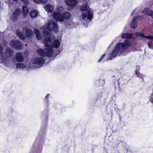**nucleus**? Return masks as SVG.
<instances>
[{"mask_svg": "<svg viewBox=\"0 0 153 153\" xmlns=\"http://www.w3.org/2000/svg\"><path fill=\"white\" fill-rule=\"evenodd\" d=\"M130 46L131 43L128 40H125L123 43H117L115 46V49L113 50L111 53L109 59L112 60L114 59L119 52H123Z\"/></svg>", "mask_w": 153, "mask_h": 153, "instance_id": "1", "label": "nucleus"}, {"mask_svg": "<svg viewBox=\"0 0 153 153\" xmlns=\"http://www.w3.org/2000/svg\"><path fill=\"white\" fill-rule=\"evenodd\" d=\"M47 28L50 31L53 30L55 33H57L59 31L57 23L52 21H49L47 25Z\"/></svg>", "mask_w": 153, "mask_h": 153, "instance_id": "2", "label": "nucleus"}, {"mask_svg": "<svg viewBox=\"0 0 153 153\" xmlns=\"http://www.w3.org/2000/svg\"><path fill=\"white\" fill-rule=\"evenodd\" d=\"M10 45L13 48L20 50L22 48V45L21 42L18 40H13L10 42Z\"/></svg>", "mask_w": 153, "mask_h": 153, "instance_id": "3", "label": "nucleus"}, {"mask_svg": "<svg viewBox=\"0 0 153 153\" xmlns=\"http://www.w3.org/2000/svg\"><path fill=\"white\" fill-rule=\"evenodd\" d=\"M21 13V10L19 8L16 9L14 12H13V14L12 15L13 19L14 21L17 20Z\"/></svg>", "mask_w": 153, "mask_h": 153, "instance_id": "4", "label": "nucleus"}, {"mask_svg": "<svg viewBox=\"0 0 153 153\" xmlns=\"http://www.w3.org/2000/svg\"><path fill=\"white\" fill-rule=\"evenodd\" d=\"M65 3L69 7L72 9L75 6L77 3V0H65Z\"/></svg>", "mask_w": 153, "mask_h": 153, "instance_id": "5", "label": "nucleus"}, {"mask_svg": "<svg viewBox=\"0 0 153 153\" xmlns=\"http://www.w3.org/2000/svg\"><path fill=\"white\" fill-rule=\"evenodd\" d=\"M125 80L123 79L119 78L117 80L118 88V92H120L122 91L123 89L121 88L120 85L122 86L126 84V83L125 82Z\"/></svg>", "mask_w": 153, "mask_h": 153, "instance_id": "6", "label": "nucleus"}, {"mask_svg": "<svg viewBox=\"0 0 153 153\" xmlns=\"http://www.w3.org/2000/svg\"><path fill=\"white\" fill-rule=\"evenodd\" d=\"M121 37L122 39H134L135 38V35L134 33H123L121 34Z\"/></svg>", "mask_w": 153, "mask_h": 153, "instance_id": "7", "label": "nucleus"}, {"mask_svg": "<svg viewBox=\"0 0 153 153\" xmlns=\"http://www.w3.org/2000/svg\"><path fill=\"white\" fill-rule=\"evenodd\" d=\"M61 17L60 20L62 22L64 20H67L69 19L71 17V14L70 13L68 12H64L61 14Z\"/></svg>", "mask_w": 153, "mask_h": 153, "instance_id": "8", "label": "nucleus"}, {"mask_svg": "<svg viewBox=\"0 0 153 153\" xmlns=\"http://www.w3.org/2000/svg\"><path fill=\"white\" fill-rule=\"evenodd\" d=\"M140 17V16H137L134 18L131 23L130 24V26L133 29L135 28L137 26V20Z\"/></svg>", "mask_w": 153, "mask_h": 153, "instance_id": "9", "label": "nucleus"}, {"mask_svg": "<svg viewBox=\"0 0 153 153\" xmlns=\"http://www.w3.org/2000/svg\"><path fill=\"white\" fill-rule=\"evenodd\" d=\"M34 64H36L38 65H41L44 63L45 60L43 58L41 57H38L36 58L34 60Z\"/></svg>", "mask_w": 153, "mask_h": 153, "instance_id": "10", "label": "nucleus"}, {"mask_svg": "<svg viewBox=\"0 0 153 153\" xmlns=\"http://www.w3.org/2000/svg\"><path fill=\"white\" fill-rule=\"evenodd\" d=\"M52 16L54 19L62 22L60 20L61 17V14L58 12H54L52 15Z\"/></svg>", "mask_w": 153, "mask_h": 153, "instance_id": "11", "label": "nucleus"}, {"mask_svg": "<svg viewBox=\"0 0 153 153\" xmlns=\"http://www.w3.org/2000/svg\"><path fill=\"white\" fill-rule=\"evenodd\" d=\"M5 54L7 57H10L13 55V51L10 48H7L5 50Z\"/></svg>", "mask_w": 153, "mask_h": 153, "instance_id": "12", "label": "nucleus"}, {"mask_svg": "<svg viewBox=\"0 0 153 153\" xmlns=\"http://www.w3.org/2000/svg\"><path fill=\"white\" fill-rule=\"evenodd\" d=\"M16 59L17 62H21L24 60V58L22 54L19 52L16 53Z\"/></svg>", "mask_w": 153, "mask_h": 153, "instance_id": "13", "label": "nucleus"}, {"mask_svg": "<svg viewBox=\"0 0 153 153\" xmlns=\"http://www.w3.org/2000/svg\"><path fill=\"white\" fill-rule=\"evenodd\" d=\"M16 33L17 36L21 39L23 40H25L26 37L23 33L22 32H20V30H18L16 31Z\"/></svg>", "mask_w": 153, "mask_h": 153, "instance_id": "14", "label": "nucleus"}, {"mask_svg": "<svg viewBox=\"0 0 153 153\" xmlns=\"http://www.w3.org/2000/svg\"><path fill=\"white\" fill-rule=\"evenodd\" d=\"M33 35V33L32 30L28 28L26 29L25 35L27 38H30Z\"/></svg>", "mask_w": 153, "mask_h": 153, "instance_id": "15", "label": "nucleus"}, {"mask_svg": "<svg viewBox=\"0 0 153 153\" xmlns=\"http://www.w3.org/2000/svg\"><path fill=\"white\" fill-rule=\"evenodd\" d=\"M37 52L40 56H48V53L46 52L45 50H44L40 48L37 51Z\"/></svg>", "mask_w": 153, "mask_h": 153, "instance_id": "16", "label": "nucleus"}, {"mask_svg": "<svg viewBox=\"0 0 153 153\" xmlns=\"http://www.w3.org/2000/svg\"><path fill=\"white\" fill-rule=\"evenodd\" d=\"M38 14V12L35 10H31L29 12L30 16L32 18L36 17Z\"/></svg>", "mask_w": 153, "mask_h": 153, "instance_id": "17", "label": "nucleus"}, {"mask_svg": "<svg viewBox=\"0 0 153 153\" xmlns=\"http://www.w3.org/2000/svg\"><path fill=\"white\" fill-rule=\"evenodd\" d=\"M22 10L23 15L24 17H25L27 16V14L29 12L28 8L26 6H23L22 7Z\"/></svg>", "mask_w": 153, "mask_h": 153, "instance_id": "18", "label": "nucleus"}, {"mask_svg": "<svg viewBox=\"0 0 153 153\" xmlns=\"http://www.w3.org/2000/svg\"><path fill=\"white\" fill-rule=\"evenodd\" d=\"M143 13H145L153 18V11L152 10H150L147 8H145Z\"/></svg>", "mask_w": 153, "mask_h": 153, "instance_id": "19", "label": "nucleus"}, {"mask_svg": "<svg viewBox=\"0 0 153 153\" xmlns=\"http://www.w3.org/2000/svg\"><path fill=\"white\" fill-rule=\"evenodd\" d=\"M45 10L48 12L51 13L53 9V7L50 4H47L44 7Z\"/></svg>", "mask_w": 153, "mask_h": 153, "instance_id": "20", "label": "nucleus"}, {"mask_svg": "<svg viewBox=\"0 0 153 153\" xmlns=\"http://www.w3.org/2000/svg\"><path fill=\"white\" fill-rule=\"evenodd\" d=\"M46 48L45 50L48 55L49 53H51L52 51V48L51 45L49 44H46L45 45Z\"/></svg>", "mask_w": 153, "mask_h": 153, "instance_id": "21", "label": "nucleus"}, {"mask_svg": "<svg viewBox=\"0 0 153 153\" xmlns=\"http://www.w3.org/2000/svg\"><path fill=\"white\" fill-rule=\"evenodd\" d=\"M60 43L58 39L54 40L52 44L53 47L56 49L58 48L59 46Z\"/></svg>", "mask_w": 153, "mask_h": 153, "instance_id": "22", "label": "nucleus"}, {"mask_svg": "<svg viewBox=\"0 0 153 153\" xmlns=\"http://www.w3.org/2000/svg\"><path fill=\"white\" fill-rule=\"evenodd\" d=\"M135 74L137 77L140 78L142 79V81L143 82H144L143 76H144L143 74L140 72L139 71H135Z\"/></svg>", "mask_w": 153, "mask_h": 153, "instance_id": "23", "label": "nucleus"}, {"mask_svg": "<svg viewBox=\"0 0 153 153\" xmlns=\"http://www.w3.org/2000/svg\"><path fill=\"white\" fill-rule=\"evenodd\" d=\"M25 67V65L23 63H17L16 65V68L17 69L24 68Z\"/></svg>", "mask_w": 153, "mask_h": 153, "instance_id": "24", "label": "nucleus"}, {"mask_svg": "<svg viewBox=\"0 0 153 153\" xmlns=\"http://www.w3.org/2000/svg\"><path fill=\"white\" fill-rule=\"evenodd\" d=\"M51 41V39L49 37H45L44 39L45 45H46V44H49L48 43L50 42Z\"/></svg>", "mask_w": 153, "mask_h": 153, "instance_id": "25", "label": "nucleus"}, {"mask_svg": "<svg viewBox=\"0 0 153 153\" xmlns=\"http://www.w3.org/2000/svg\"><path fill=\"white\" fill-rule=\"evenodd\" d=\"M135 38L136 37H140L144 38L145 35L143 33L140 32H137L135 36Z\"/></svg>", "mask_w": 153, "mask_h": 153, "instance_id": "26", "label": "nucleus"}, {"mask_svg": "<svg viewBox=\"0 0 153 153\" xmlns=\"http://www.w3.org/2000/svg\"><path fill=\"white\" fill-rule=\"evenodd\" d=\"M88 13V16H87V19L89 20H91L92 19V18L93 17V15L91 14V12L89 11H88L87 12Z\"/></svg>", "mask_w": 153, "mask_h": 153, "instance_id": "27", "label": "nucleus"}, {"mask_svg": "<svg viewBox=\"0 0 153 153\" xmlns=\"http://www.w3.org/2000/svg\"><path fill=\"white\" fill-rule=\"evenodd\" d=\"M34 2H36L37 0H33ZM42 4H46L48 0H38Z\"/></svg>", "mask_w": 153, "mask_h": 153, "instance_id": "28", "label": "nucleus"}, {"mask_svg": "<svg viewBox=\"0 0 153 153\" xmlns=\"http://www.w3.org/2000/svg\"><path fill=\"white\" fill-rule=\"evenodd\" d=\"M80 10L83 11H85L87 10V7L86 6L82 5L80 7Z\"/></svg>", "mask_w": 153, "mask_h": 153, "instance_id": "29", "label": "nucleus"}, {"mask_svg": "<svg viewBox=\"0 0 153 153\" xmlns=\"http://www.w3.org/2000/svg\"><path fill=\"white\" fill-rule=\"evenodd\" d=\"M50 95L49 94H47L45 97V102L46 104H48V97H49Z\"/></svg>", "mask_w": 153, "mask_h": 153, "instance_id": "30", "label": "nucleus"}, {"mask_svg": "<svg viewBox=\"0 0 153 153\" xmlns=\"http://www.w3.org/2000/svg\"><path fill=\"white\" fill-rule=\"evenodd\" d=\"M144 38L146 39H150L151 40H153V36L151 35H149L147 36H145Z\"/></svg>", "mask_w": 153, "mask_h": 153, "instance_id": "31", "label": "nucleus"}, {"mask_svg": "<svg viewBox=\"0 0 153 153\" xmlns=\"http://www.w3.org/2000/svg\"><path fill=\"white\" fill-rule=\"evenodd\" d=\"M34 34L36 36L40 33L39 30L37 29H34Z\"/></svg>", "mask_w": 153, "mask_h": 153, "instance_id": "32", "label": "nucleus"}, {"mask_svg": "<svg viewBox=\"0 0 153 153\" xmlns=\"http://www.w3.org/2000/svg\"><path fill=\"white\" fill-rule=\"evenodd\" d=\"M21 1L26 5H28L29 4V2L27 0H23Z\"/></svg>", "mask_w": 153, "mask_h": 153, "instance_id": "33", "label": "nucleus"}, {"mask_svg": "<svg viewBox=\"0 0 153 153\" xmlns=\"http://www.w3.org/2000/svg\"><path fill=\"white\" fill-rule=\"evenodd\" d=\"M106 55L105 54H103L102 56H101L99 59L98 60L97 62H100L103 58Z\"/></svg>", "mask_w": 153, "mask_h": 153, "instance_id": "34", "label": "nucleus"}, {"mask_svg": "<svg viewBox=\"0 0 153 153\" xmlns=\"http://www.w3.org/2000/svg\"><path fill=\"white\" fill-rule=\"evenodd\" d=\"M36 36L37 39L38 40H41L42 39V36L40 33L38 35H36Z\"/></svg>", "mask_w": 153, "mask_h": 153, "instance_id": "35", "label": "nucleus"}, {"mask_svg": "<svg viewBox=\"0 0 153 153\" xmlns=\"http://www.w3.org/2000/svg\"><path fill=\"white\" fill-rule=\"evenodd\" d=\"M148 45L149 48L153 49V45L152 42H149L148 44Z\"/></svg>", "mask_w": 153, "mask_h": 153, "instance_id": "36", "label": "nucleus"}, {"mask_svg": "<svg viewBox=\"0 0 153 153\" xmlns=\"http://www.w3.org/2000/svg\"><path fill=\"white\" fill-rule=\"evenodd\" d=\"M87 16V15L86 13H83L82 15V18L83 19H85Z\"/></svg>", "mask_w": 153, "mask_h": 153, "instance_id": "37", "label": "nucleus"}, {"mask_svg": "<svg viewBox=\"0 0 153 153\" xmlns=\"http://www.w3.org/2000/svg\"><path fill=\"white\" fill-rule=\"evenodd\" d=\"M136 69H135V72L140 71V67L139 65H137L136 66Z\"/></svg>", "mask_w": 153, "mask_h": 153, "instance_id": "38", "label": "nucleus"}, {"mask_svg": "<svg viewBox=\"0 0 153 153\" xmlns=\"http://www.w3.org/2000/svg\"><path fill=\"white\" fill-rule=\"evenodd\" d=\"M3 51V47L1 45H0V54H1Z\"/></svg>", "mask_w": 153, "mask_h": 153, "instance_id": "39", "label": "nucleus"}, {"mask_svg": "<svg viewBox=\"0 0 153 153\" xmlns=\"http://www.w3.org/2000/svg\"><path fill=\"white\" fill-rule=\"evenodd\" d=\"M150 101L153 103V93L151 95V98H150Z\"/></svg>", "mask_w": 153, "mask_h": 153, "instance_id": "40", "label": "nucleus"}, {"mask_svg": "<svg viewBox=\"0 0 153 153\" xmlns=\"http://www.w3.org/2000/svg\"><path fill=\"white\" fill-rule=\"evenodd\" d=\"M114 88L115 89H116V83L115 82H114Z\"/></svg>", "mask_w": 153, "mask_h": 153, "instance_id": "41", "label": "nucleus"}]
</instances>
